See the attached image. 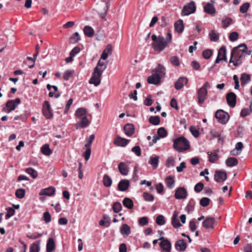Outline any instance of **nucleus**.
Here are the masks:
<instances>
[{
	"label": "nucleus",
	"instance_id": "c03bdc74",
	"mask_svg": "<svg viewBox=\"0 0 252 252\" xmlns=\"http://www.w3.org/2000/svg\"><path fill=\"white\" fill-rule=\"evenodd\" d=\"M149 122L153 125H158L160 123V118L159 116H151L149 118Z\"/></svg>",
	"mask_w": 252,
	"mask_h": 252
},
{
	"label": "nucleus",
	"instance_id": "7c9ffc66",
	"mask_svg": "<svg viewBox=\"0 0 252 252\" xmlns=\"http://www.w3.org/2000/svg\"><path fill=\"white\" fill-rule=\"evenodd\" d=\"M120 172L123 175H126L128 172L127 166L124 162H121L118 165Z\"/></svg>",
	"mask_w": 252,
	"mask_h": 252
},
{
	"label": "nucleus",
	"instance_id": "0eeeda50",
	"mask_svg": "<svg viewBox=\"0 0 252 252\" xmlns=\"http://www.w3.org/2000/svg\"><path fill=\"white\" fill-rule=\"evenodd\" d=\"M42 113L47 119H50L53 116V112L48 101H45L42 106Z\"/></svg>",
	"mask_w": 252,
	"mask_h": 252
},
{
	"label": "nucleus",
	"instance_id": "a878e982",
	"mask_svg": "<svg viewBox=\"0 0 252 252\" xmlns=\"http://www.w3.org/2000/svg\"><path fill=\"white\" fill-rule=\"evenodd\" d=\"M153 72L158 74L160 78L164 76L165 74V68L161 64H158L157 68L153 70Z\"/></svg>",
	"mask_w": 252,
	"mask_h": 252
},
{
	"label": "nucleus",
	"instance_id": "dca6fc26",
	"mask_svg": "<svg viewBox=\"0 0 252 252\" xmlns=\"http://www.w3.org/2000/svg\"><path fill=\"white\" fill-rule=\"evenodd\" d=\"M129 187V182L126 179H123L121 180L118 185L119 190L121 191H125Z\"/></svg>",
	"mask_w": 252,
	"mask_h": 252
},
{
	"label": "nucleus",
	"instance_id": "a19ab883",
	"mask_svg": "<svg viewBox=\"0 0 252 252\" xmlns=\"http://www.w3.org/2000/svg\"><path fill=\"white\" fill-rule=\"evenodd\" d=\"M210 39L212 41L216 42L219 38V34L215 30L211 31L209 34Z\"/></svg>",
	"mask_w": 252,
	"mask_h": 252
},
{
	"label": "nucleus",
	"instance_id": "bb28decb",
	"mask_svg": "<svg viewBox=\"0 0 252 252\" xmlns=\"http://www.w3.org/2000/svg\"><path fill=\"white\" fill-rule=\"evenodd\" d=\"M219 150H216L213 153L208 152L209 161L211 163H215L219 159Z\"/></svg>",
	"mask_w": 252,
	"mask_h": 252
},
{
	"label": "nucleus",
	"instance_id": "39448f33",
	"mask_svg": "<svg viewBox=\"0 0 252 252\" xmlns=\"http://www.w3.org/2000/svg\"><path fill=\"white\" fill-rule=\"evenodd\" d=\"M215 117L220 123L221 124H225L228 121L230 116L227 113L221 109H220L218 110L216 112Z\"/></svg>",
	"mask_w": 252,
	"mask_h": 252
},
{
	"label": "nucleus",
	"instance_id": "de8ad7c7",
	"mask_svg": "<svg viewBox=\"0 0 252 252\" xmlns=\"http://www.w3.org/2000/svg\"><path fill=\"white\" fill-rule=\"evenodd\" d=\"M26 172L30 174L33 179L36 178L38 176L37 172L31 167L27 168Z\"/></svg>",
	"mask_w": 252,
	"mask_h": 252
},
{
	"label": "nucleus",
	"instance_id": "3c124183",
	"mask_svg": "<svg viewBox=\"0 0 252 252\" xmlns=\"http://www.w3.org/2000/svg\"><path fill=\"white\" fill-rule=\"evenodd\" d=\"M158 134L160 137L163 138L167 136V133L164 127H160L158 130Z\"/></svg>",
	"mask_w": 252,
	"mask_h": 252
},
{
	"label": "nucleus",
	"instance_id": "a211bd4d",
	"mask_svg": "<svg viewBox=\"0 0 252 252\" xmlns=\"http://www.w3.org/2000/svg\"><path fill=\"white\" fill-rule=\"evenodd\" d=\"M112 53V46L111 44H108L105 49L103 51L101 55L100 59L105 60L108 57L109 55H111Z\"/></svg>",
	"mask_w": 252,
	"mask_h": 252
},
{
	"label": "nucleus",
	"instance_id": "e433bc0d",
	"mask_svg": "<svg viewBox=\"0 0 252 252\" xmlns=\"http://www.w3.org/2000/svg\"><path fill=\"white\" fill-rule=\"evenodd\" d=\"M84 32L86 36L91 37L94 36V31L91 27L86 26L84 28Z\"/></svg>",
	"mask_w": 252,
	"mask_h": 252
},
{
	"label": "nucleus",
	"instance_id": "6e6d98bb",
	"mask_svg": "<svg viewBox=\"0 0 252 252\" xmlns=\"http://www.w3.org/2000/svg\"><path fill=\"white\" fill-rule=\"evenodd\" d=\"M212 53L213 52L211 50L206 49L203 51L202 53V56L205 59H208L211 57V56L212 55Z\"/></svg>",
	"mask_w": 252,
	"mask_h": 252
},
{
	"label": "nucleus",
	"instance_id": "9b49d317",
	"mask_svg": "<svg viewBox=\"0 0 252 252\" xmlns=\"http://www.w3.org/2000/svg\"><path fill=\"white\" fill-rule=\"evenodd\" d=\"M187 191L183 187L178 188L175 192V197L177 199H185L187 197Z\"/></svg>",
	"mask_w": 252,
	"mask_h": 252
},
{
	"label": "nucleus",
	"instance_id": "e2e57ef3",
	"mask_svg": "<svg viewBox=\"0 0 252 252\" xmlns=\"http://www.w3.org/2000/svg\"><path fill=\"white\" fill-rule=\"evenodd\" d=\"M73 73V71L72 70H68L65 71L63 75V79L65 80H68L70 77L71 76Z\"/></svg>",
	"mask_w": 252,
	"mask_h": 252
},
{
	"label": "nucleus",
	"instance_id": "aec40b11",
	"mask_svg": "<svg viewBox=\"0 0 252 252\" xmlns=\"http://www.w3.org/2000/svg\"><path fill=\"white\" fill-rule=\"evenodd\" d=\"M124 129L125 134L129 137L133 135L135 130L133 125L131 124H126L124 127Z\"/></svg>",
	"mask_w": 252,
	"mask_h": 252
},
{
	"label": "nucleus",
	"instance_id": "2f4dec72",
	"mask_svg": "<svg viewBox=\"0 0 252 252\" xmlns=\"http://www.w3.org/2000/svg\"><path fill=\"white\" fill-rule=\"evenodd\" d=\"M240 80L241 85L244 86L250 81L251 76L246 73H243L241 74Z\"/></svg>",
	"mask_w": 252,
	"mask_h": 252
},
{
	"label": "nucleus",
	"instance_id": "58836bf2",
	"mask_svg": "<svg viewBox=\"0 0 252 252\" xmlns=\"http://www.w3.org/2000/svg\"><path fill=\"white\" fill-rule=\"evenodd\" d=\"M112 183V180L107 174H105L103 177V184L105 187H110Z\"/></svg>",
	"mask_w": 252,
	"mask_h": 252
},
{
	"label": "nucleus",
	"instance_id": "13d9d810",
	"mask_svg": "<svg viewBox=\"0 0 252 252\" xmlns=\"http://www.w3.org/2000/svg\"><path fill=\"white\" fill-rule=\"evenodd\" d=\"M210 201V200L209 198L203 197L200 200V204L203 207H206L209 204Z\"/></svg>",
	"mask_w": 252,
	"mask_h": 252
},
{
	"label": "nucleus",
	"instance_id": "49530a36",
	"mask_svg": "<svg viewBox=\"0 0 252 252\" xmlns=\"http://www.w3.org/2000/svg\"><path fill=\"white\" fill-rule=\"evenodd\" d=\"M232 22V20L231 18L229 17H225L224 19L222 20L221 24L222 25V27L224 28H226L229 26Z\"/></svg>",
	"mask_w": 252,
	"mask_h": 252
},
{
	"label": "nucleus",
	"instance_id": "f8f14e48",
	"mask_svg": "<svg viewBox=\"0 0 252 252\" xmlns=\"http://www.w3.org/2000/svg\"><path fill=\"white\" fill-rule=\"evenodd\" d=\"M129 140L122 138L117 135L114 141V143L117 146L125 147L129 143Z\"/></svg>",
	"mask_w": 252,
	"mask_h": 252
},
{
	"label": "nucleus",
	"instance_id": "4c0bfd02",
	"mask_svg": "<svg viewBox=\"0 0 252 252\" xmlns=\"http://www.w3.org/2000/svg\"><path fill=\"white\" fill-rule=\"evenodd\" d=\"M159 161V157L158 156L151 157L149 160V163L155 169L157 168Z\"/></svg>",
	"mask_w": 252,
	"mask_h": 252
},
{
	"label": "nucleus",
	"instance_id": "6ab92c4d",
	"mask_svg": "<svg viewBox=\"0 0 252 252\" xmlns=\"http://www.w3.org/2000/svg\"><path fill=\"white\" fill-rule=\"evenodd\" d=\"M56 189L53 187H50L41 190L39 192L40 195L52 196L55 192Z\"/></svg>",
	"mask_w": 252,
	"mask_h": 252
},
{
	"label": "nucleus",
	"instance_id": "423d86ee",
	"mask_svg": "<svg viewBox=\"0 0 252 252\" xmlns=\"http://www.w3.org/2000/svg\"><path fill=\"white\" fill-rule=\"evenodd\" d=\"M196 10V6L195 2L191 1L189 3L185 5L182 11V16H187L190 14L193 13Z\"/></svg>",
	"mask_w": 252,
	"mask_h": 252
},
{
	"label": "nucleus",
	"instance_id": "1a4fd4ad",
	"mask_svg": "<svg viewBox=\"0 0 252 252\" xmlns=\"http://www.w3.org/2000/svg\"><path fill=\"white\" fill-rule=\"evenodd\" d=\"M215 180L218 183L222 182L227 179V174L225 171L217 170L214 175Z\"/></svg>",
	"mask_w": 252,
	"mask_h": 252
},
{
	"label": "nucleus",
	"instance_id": "f257e3e1",
	"mask_svg": "<svg viewBox=\"0 0 252 252\" xmlns=\"http://www.w3.org/2000/svg\"><path fill=\"white\" fill-rule=\"evenodd\" d=\"M152 39L153 41L152 47L154 49L158 52L163 51L167 46L165 39L163 36H157L155 34L152 36Z\"/></svg>",
	"mask_w": 252,
	"mask_h": 252
},
{
	"label": "nucleus",
	"instance_id": "09e8293b",
	"mask_svg": "<svg viewBox=\"0 0 252 252\" xmlns=\"http://www.w3.org/2000/svg\"><path fill=\"white\" fill-rule=\"evenodd\" d=\"M25 195V190L23 189H18L15 192V195L18 198H23Z\"/></svg>",
	"mask_w": 252,
	"mask_h": 252
},
{
	"label": "nucleus",
	"instance_id": "c9c22d12",
	"mask_svg": "<svg viewBox=\"0 0 252 252\" xmlns=\"http://www.w3.org/2000/svg\"><path fill=\"white\" fill-rule=\"evenodd\" d=\"M175 30L179 33H181L184 30L183 22L182 20H178L174 24Z\"/></svg>",
	"mask_w": 252,
	"mask_h": 252
},
{
	"label": "nucleus",
	"instance_id": "5fc2aeb1",
	"mask_svg": "<svg viewBox=\"0 0 252 252\" xmlns=\"http://www.w3.org/2000/svg\"><path fill=\"white\" fill-rule=\"evenodd\" d=\"M143 197L146 201H153L154 200V196L148 192H144Z\"/></svg>",
	"mask_w": 252,
	"mask_h": 252
},
{
	"label": "nucleus",
	"instance_id": "864d4df0",
	"mask_svg": "<svg viewBox=\"0 0 252 252\" xmlns=\"http://www.w3.org/2000/svg\"><path fill=\"white\" fill-rule=\"evenodd\" d=\"M156 223L159 225H162L165 224V220L162 215H159L156 219Z\"/></svg>",
	"mask_w": 252,
	"mask_h": 252
},
{
	"label": "nucleus",
	"instance_id": "69168bd1",
	"mask_svg": "<svg viewBox=\"0 0 252 252\" xmlns=\"http://www.w3.org/2000/svg\"><path fill=\"white\" fill-rule=\"evenodd\" d=\"M190 131L195 137H197L199 135L198 130L194 126H191L190 127Z\"/></svg>",
	"mask_w": 252,
	"mask_h": 252
},
{
	"label": "nucleus",
	"instance_id": "2eb2a0df",
	"mask_svg": "<svg viewBox=\"0 0 252 252\" xmlns=\"http://www.w3.org/2000/svg\"><path fill=\"white\" fill-rule=\"evenodd\" d=\"M207 90L200 88L197 91L198 101L199 104H202L206 99L207 94Z\"/></svg>",
	"mask_w": 252,
	"mask_h": 252
},
{
	"label": "nucleus",
	"instance_id": "20e7f679",
	"mask_svg": "<svg viewBox=\"0 0 252 252\" xmlns=\"http://www.w3.org/2000/svg\"><path fill=\"white\" fill-rule=\"evenodd\" d=\"M103 70L95 67L92 77L89 81L90 84H93L95 86H97L100 83V77L102 74Z\"/></svg>",
	"mask_w": 252,
	"mask_h": 252
},
{
	"label": "nucleus",
	"instance_id": "7ed1b4c3",
	"mask_svg": "<svg viewBox=\"0 0 252 252\" xmlns=\"http://www.w3.org/2000/svg\"><path fill=\"white\" fill-rule=\"evenodd\" d=\"M237 47H234L231 51L232 56H233V65L235 66L240 65L242 63L244 54L238 50Z\"/></svg>",
	"mask_w": 252,
	"mask_h": 252
},
{
	"label": "nucleus",
	"instance_id": "a18cd8bd",
	"mask_svg": "<svg viewBox=\"0 0 252 252\" xmlns=\"http://www.w3.org/2000/svg\"><path fill=\"white\" fill-rule=\"evenodd\" d=\"M39 241L33 243L30 247V252H39L40 247Z\"/></svg>",
	"mask_w": 252,
	"mask_h": 252
},
{
	"label": "nucleus",
	"instance_id": "ea45409f",
	"mask_svg": "<svg viewBox=\"0 0 252 252\" xmlns=\"http://www.w3.org/2000/svg\"><path fill=\"white\" fill-rule=\"evenodd\" d=\"M123 205L129 209H131L133 207V202L129 198L126 197L123 201Z\"/></svg>",
	"mask_w": 252,
	"mask_h": 252
},
{
	"label": "nucleus",
	"instance_id": "052dcab7",
	"mask_svg": "<svg viewBox=\"0 0 252 252\" xmlns=\"http://www.w3.org/2000/svg\"><path fill=\"white\" fill-rule=\"evenodd\" d=\"M249 7H250L249 3H248V2L244 3L240 7V11L242 13H245L248 11Z\"/></svg>",
	"mask_w": 252,
	"mask_h": 252
},
{
	"label": "nucleus",
	"instance_id": "0e129e2a",
	"mask_svg": "<svg viewBox=\"0 0 252 252\" xmlns=\"http://www.w3.org/2000/svg\"><path fill=\"white\" fill-rule=\"evenodd\" d=\"M43 220L46 223H49L51 221V215L48 212H45L43 214Z\"/></svg>",
	"mask_w": 252,
	"mask_h": 252
},
{
	"label": "nucleus",
	"instance_id": "473e14b6",
	"mask_svg": "<svg viewBox=\"0 0 252 252\" xmlns=\"http://www.w3.org/2000/svg\"><path fill=\"white\" fill-rule=\"evenodd\" d=\"M86 113L87 110L85 108H79L76 110L75 115L77 118L81 119L86 117Z\"/></svg>",
	"mask_w": 252,
	"mask_h": 252
},
{
	"label": "nucleus",
	"instance_id": "c85d7f7f",
	"mask_svg": "<svg viewBox=\"0 0 252 252\" xmlns=\"http://www.w3.org/2000/svg\"><path fill=\"white\" fill-rule=\"evenodd\" d=\"M120 232L123 236H128L131 232L130 228L127 224H123L120 229Z\"/></svg>",
	"mask_w": 252,
	"mask_h": 252
},
{
	"label": "nucleus",
	"instance_id": "5701e85b",
	"mask_svg": "<svg viewBox=\"0 0 252 252\" xmlns=\"http://www.w3.org/2000/svg\"><path fill=\"white\" fill-rule=\"evenodd\" d=\"M161 78L155 72L148 78V82L149 84L158 85L160 80Z\"/></svg>",
	"mask_w": 252,
	"mask_h": 252
},
{
	"label": "nucleus",
	"instance_id": "37998d69",
	"mask_svg": "<svg viewBox=\"0 0 252 252\" xmlns=\"http://www.w3.org/2000/svg\"><path fill=\"white\" fill-rule=\"evenodd\" d=\"M226 48L225 46H222L218 52V56L221 57L223 61H226L227 58L226 56Z\"/></svg>",
	"mask_w": 252,
	"mask_h": 252
},
{
	"label": "nucleus",
	"instance_id": "8fccbe9b",
	"mask_svg": "<svg viewBox=\"0 0 252 252\" xmlns=\"http://www.w3.org/2000/svg\"><path fill=\"white\" fill-rule=\"evenodd\" d=\"M109 7V2L107 1L105 3V6L103 9V11L101 12L99 14L100 16L102 19L105 18V15H106V14L107 13Z\"/></svg>",
	"mask_w": 252,
	"mask_h": 252
},
{
	"label": "nucleus",
	"instance_id": "393cba45",
	"mask_svg": "<svg viewBox=\"0 0 252 252\" xmlns=\"http://www.w3.org/2000/svg\"><path fill=\"white\" fill-rule=\"evenodd\" d=\"M204 11L210 15L215 14L216 12V8L212 3L208 2L204 7Z\"/></svg>",
	"mask_w": 252,
	"mask_h": 252
},
{
	"label": "nucleus",
	"instance_id": "338daca9",
	"mask_svg": "<svg viewBox=\"0 0 252 252\" xmlns=\"http://www.w3.org/2000/svg\"><path fill=\"white\" fill-rule=\"evenodd\" d=\"M131 151L137 156H140L141 154L140 147L138 146L133 147Z\"/></svg>",
	"mask_w": 252,
	"mask_h": 252
},
{
	"label": "nucleus",
	"instance_id": "f03ea898",
	"mask_svg": "<svg viewBox=\"0 0 252 252\" xmlns=\"http://www.w3.org/2000/svg\"><path fill=\"white\" fill-rule=\"evenodd\" d=\"M173 147L176 150L181 152L189 148V142L185 137L181 136L174 140Z\"/></svg>",
	"mask_w": 252,
	"mask_h": 252
},
{
	"label": "nucleus",
	"instance_id": "4d7b16f0",
	"mask_svg": "<svg viewBox=\"0 0 252 252\" xmlns=\"http://www.w3.org/2000/svg\"><path fill=\"white\" fill-rule=\"evenodd\" d=\"M70 42L73 43H76L80 40V36L78 32H76L70 38Z\"/></svg>",
	"mask_w": 252,
	"mask_h": 252
},
{
	"label": "nucleus",
	"instance_id": "774afa93",
	"mask_svg": "<svg viewBox=\"0 0 252 252\" xmlns=\"http://www.w3.org/2000/svg\"><path fill=\"white\" fill-rule=\"evenodd\" d=\"M203 187L204 185L203 183L199 182L195 186L194 190L197 192H199L203 189Z\"/></svg>",
	"mask_w": 252,
	"mask_h": 252
},
{
	"label": "nucleus",
	"instance_id": "9d476101",
	"mask_svg": "<svg viewBox=\"0 0 252 252\" xmlns=\"http://www.w3.org/2000/svg\"><path fill=\"white\" fill-rule=\"evenodd\" d=\"M159 240L161 241L160 243L161 248L166 252H170L171 244L170 242L168 240L165 239L163 237H160Z\"/></svg>",
	"mask_w": 252,
	"mask_h": 252
},
{
	"label": "nucleus",
	"instance_id": "4468645a",
	"mask_svg": "<svg viewBox=\"0 0 252 252\" xmlns=\"http://www.w3.org/2000/svg\"><path fill=\"white\" fill-rule=\"evenodd\" d=\"M226 99L228 104L232 107H234L236 105V95L232 92L229 93L227 94Z\"/></svg>",
	"mask_w": 252,
	"mask_h": 252
},
{
	"label": "nucleus",
	"instance_id": "412c9836",
	"mask_svg": "<svg viewBox=\"0 0 252 252\" xmlns=\"http://www.w3.org/2000/svg\"><path fill=\"white\" fill-rule=\"evenodd\" d=\"M175 247L178 251H184L187 248V244L183 239L179 240L176 242Z\"/></svg>",
	"mask_w": 252,
	"mask_h": 252
},
{
	"label": "nucleus",
	"instance_id": "6e6552de",
	"mask_svg": "<svg viewBox=\"0 0 252 252\" xmlns=\"http://www.w3.org/2000/svg\"><path fill=\"white\" fill-rule=\"evenodd\" d=\"M21 103V100L19 98H16L14 100H8L6 103V111L7 113H10L14 110L16 107Z\"/></svg>",
	"mask_w": 252,
	"mask_h": 252
},
{
	"label": "nucleus",
	"instance_id": "4be33fe9",
	"mask_svg": "<svg viewBox=\"0 0 252 252\" xmlns=\"http://www.w3.org/2000/svg\"><path fill=\"white\" fill-rule=\"evenodd\" d=\"M188 83V79L186 77H180L175 83V88L179 90L183 87Z\"/></svg>",
	"mask_w": 252,
	"mask_h": 252
},
{
	"label": "nucleus",
	"instance_id": "bf43d9fd",
	"mask_svg": "<svg viewBox=\"0 0 252 252\" xmlns=\"http://www.w3.org/2000/svg\"><path fill=\"white\" fill-rule=\"evenodd\" d=\"M170 61L173 65L179 66L180 65L179 60L176 56L171 57L170 59Z\"/></svg>",
	"mask_w": 252,
	"mask_h": 252
},
{
	"label": "nucleus",
	"instance_id": "f704fd0d",
	"mask_svg": "<svg viewBox=\"0 0 252 252\" xmlns=\"http://www.w3.org/2000/svg\"><path fill=\"white\" fill-rule=\"evenodd\" d=\"M165 183L168 188H173L175 184L174 178L171 176L167 177L165 179Z\"/></svg>",
	"mask_w": 252,
	"mask_h": 252
},
{
	"label": "nucleus",
	"instance_id": "f3484780",
	"mask_svg": "<svg viewBox=\"0 0 252 252\" xmlns=\"http://www.w3.org/2000/svg\"><path fill=\"white\" fill-rule=\"evenodd\" d=\"M80 121L76 124V128L86 127L90 124V122L87 116L79 119Z\"/></svg>",
	"mask_w": 252,
	"mask_h": 252
},
{
	"label": "nucleus",
	"instance_id": "603ef678",
	"mask_svg": "<svg viewBox=\"0 0 252 252\" xmlns=\"http://www.w3.org/2000/svg\"><path fill=\"white\" fill-rule=\"evenodd\" d=\"M122 205L119 202H116L113 204V210L115 213L119 212L122 209Z\"/></svg>",
	"mask_w": 252,
	"mask_h": 252
},
{
	"label": "nucleus",
	"instance_id": "72a5a7b5",
	"mask_svg": "<svg viewBox=\"0 0 252 252\" xmlns=\"http://www.w3.org/2000/svg\"><path fill=\"white\" fill-rule=\"evenodd\" d=\"M226 164L228 167L236 166L238 163L237 159L235 158H228L225 161Z\"/></svg>",
	"mask_w": 252,
	"mask_h": 252
},
{
	"label": "nucleus",
	"instance_id": "b1692460",
	"mask_svg": "<svg viewBox=\"0 0 252 252\" xmlns=\"http://www.w3.org/2000/svg\"><path fill=\"white\" fill-rule=\"evenodd\" d=\"M243 148V144L241 142H238L235 146V149L231 151L230 154L232 156H237L241 153Z\"/></svg>",
	"mask_w": 252,
	"mask_h": 252
},
{
	"label": "nucleus",
	"instance_id": "c756f323",
	"mask_svg": "<svg viewBox=\"0 0 252 252\" xmlns=\"http://www.w3.org/2000/svg\"><path fill=\"white\" fill-rule=\"evenodd\" d=\"M55 248V242L53 238H50L48 239L46 245L47 252H52Z\"/></svg>",
	"mask_w": 252,
	"mask_h": 252
},
{
	"label": "nucleus",
	"instance_id": "680f3d73",
	"mask_svg": "<svg viewBox=\"0 0 252 252\" xmlns=\"http://www.w3.org/2000/svg\"><path fill=\"white\" fill-rule=\"evenodd\" d=\"M94 137L95 136L94 134H92L90 136L88 139L87 140V143L85 145V148H91L93 141L94 140Z\"/></svg>",
	"mask_w": 252,
	"mask_h": 252
},
{
	"label": "nucleus",
	"instance_id": "ddd939ff",
	"mask_svg": "<svg viewBox=\"0 0 252 252\" xmlns=\"http://www.w3.org/2000/svg\"><path fill=\"white\" fill-rule=\"evenodd\" d=\"M215 223V220L214 218L207 217L203 221L202 225L204 228L206 229L213 228Z\"/></svg>",
	"mask_w": 252,
	"mask_h": 252
},
{
	"label": "nucleus",
	"instance_id": "cd10ccee",
	"mask_svg": "<svg viewBox=\"0 0 252 252\" xmlns=\"http://www.w3.org/2000/svg\"><path fill=\"white\" fill-rule=\"evenodd\" d=\"M178 215H179V213L177 211H175L173 213V216L172 218V221H171L172 224L174 227L176 228H179L181 226V223L179 222V221L177 219Z\"/></svg>",
	"mask_w": 252,
	"mask_h": 252
},
{
	"label": "nucleus",
	"instance_id": "79ce46f5",
	"mask_svg": "<svg viewBox=\"0 0 252 252\" xmlns=\"http://www.w3.org/2000/svg\"><path fill=\"white\" fill-rule=\"evenodd\" d=\"M41 151L42 153L46 156H50L52 153V151L50 149L48 144L44 145L42 147Z\"/></svg>",
	"mask_w": 252,
	"mask_h": 252
}]
</instances>
